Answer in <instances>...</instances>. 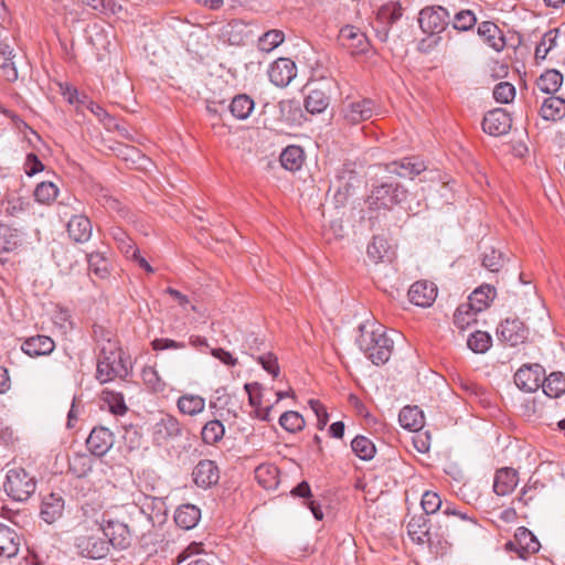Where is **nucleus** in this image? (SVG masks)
I'll return each mask as SVG.
<instances>
[{"mask_svg": "<svg viewBox=\"0 0 565 565\" xmlns=\"http://www.w3.org/2000/svg\"><path fill=\"white\" fill-rule=\"evenodd\" d=\"M358 344L365 355L375 364H385L392 354L393 341L385 334L383 327L375 324L371 329L366 324L360 326Z\"/></svg>", "mask_w": 565, "mask_h": 565, "instance_id": "1", "label": "nucleus"}, {"mask_svg": "<svg viewBox=\"0 0 565 565\" xmlns=\"http://www.w3.org/2000/svg\"><path fill=\"white\" fill-rule=\"evenodd\" d=\"M3 490L17 502H25L36 490V480L24 468L14 467L7 471Z\"/></svg>", "mask_w": 565, "mask_h": 565, "instance_id": "2", "label": "nucleus"}, {"mask_svg": "<svg viewBox=\"0 0 565 565\" xmlns=\"http://www.w3.org/2000/svg\"><path fill=\"white\" fill-rule=\"evenodd\" d=\"M407 196V190L399 183L387 181L375 185L367 196V204L373 210H391Z\"/></svg>", "mask_w": 565, "mask_h": 565, "instance_id": "3", "label": "nucleus"}, {"mask_svg": "<svg viewBox=\"0 0 565 565\" xmlns=\"http://www.w3.org/2000/svg\"><path fill=\"white\" fill-rule=\"evenodd\" d=\"M99 523V530L107 537L109 546L126 550L131 543V533L128 525L113 516L110 512H104Z\"/></svg>", "mask_w": 565, "mask_h": 565, "instance_id": "4", "label": "nucleus"}, {"mask_svg": "<svg viewBox=\"0 0 565 565\" xmlns=\"http://www.w3.org/2000/svg\"><path fill=\"white\" fill-rule=\"evenodd\" d=\"M444 520L440 522V529L445 531L441 537L455 539L468 532L476 526V521L461 511H457L450 504H446L443 510Z\"/></svg>", "mask_w": 565, "mask_h": 565, "instance_id": "5", "label": "nucleus"}, {"mask_svg": "<svg viewBox=\"0 0 565 565\" xmlns=\"http://www.w3.org/2000/svg\"><path fill=\"white\" fill-rule=\"evenodd\" d=\"M450 14L443 7H427L419 12V26L424 33L438 34L449 24Z\"/></svg>", "mask_w": 565, "mask_h": 565, "instance_id": "6", "label": "nucleus"}, {"mask_svg": "<svg viewBox=\"0 0 565 565\" xmlns=\"http://www.w3.org/2000/svg\"><path fill=\"white\" fill-rule=\"evenodd\" d=\"M75 547L78 554L90 559H102L110 551L109 542L94 534L79 535L75 540Z\"/></svg>", "mask_w": 565, "mask_h": 565, "instance_id": "7", "label": "nucleus"}, {"mask_svg": "<svg viewBox=\"0 0 565 565\" xmlns=\"http://www.w3.org/2000/svg\"><path fill=\"white\" fill-rule=\"evenodd\" d=\"M545 376V370L541 364H524L514 374L516 386L527 393H532L542 386V379Z\"/></svg>", "mask_w": 565, "mask_h": 565, "instance_id": "8", "label": "nucleus"}, {"mask_svg": "<svg viewBox=\"0 0 565 565\" xmlns=\"http://www.w3.org/2000/svg\"><path fill=\"white\" fill-rule=\"evenodd\" d=\"M497 334L500 341L511 347H516L526 341L529 329L520 319L508 318L499 324Z\"/></svg>", "mask_w": 565, "mask_h": 565, "instance_id": "9", "label": "nucleus"}, {"mask_svg": "<svg viewBox=\"0 0 565 565\" xmlns=\"http://www.w3.org/2000/svg\"><path fill=\"white\" fill-rule=\"evenodd\" d=\"M505 548L516 552L521 558H526L527 554L539 551L540 543L529 529L520 526L514 533V539L505 544Z\"/></svg>", "mask_w": 565, "mask_h": 565, "instance_id": "10", "label": "nucleus"}, {"mask_svg": "<svg viewBox=\"0 0 565 565\" xmlns=\"http://www.w3.org/2000/svg\"><path fill=\"white\" fill-rule=\"evenodd\" d=\"M182 433L183 427L181 423L170 414H164L152 428L153 441L158 445H162L170 439L178 438Z\"/></svg>", "mask_w": 565, "mask_h": 565, "instance_id": "11", "label": "nucleus"}, {"mask_svg": "<svg viewBox=\"0 0 565 565\" xmlns=\"http://www.w3.org/2000/svg\"><path fill=\"white\" fill-rule=\"evenodd\" d=\"M512 126L510 115L502 108H495L488 111L482 121V129L490 136H503L508 134Z\"/></svg>", "mask_w": 565, "mask_h": 565, "instance_id": "12", "label": "nucleus"}, {"mask_svg": "<svg viewBox=\"0 0 565 565\" xmlns=\"http://www.w3.org/2000/svg\"><path fill=\"white\" fill-rule=\"evenodd\" d=\"M114 443V434L104 426L94 427L86 439L88 450L96 457L106 455Z\"/></svg>", "mask_w": 565, "mask_h": 565, "instance_id": "13", "label": "nucleus"}, {"mask_svg": "<svg viewBox=\"0 0 565 565\" xmlns=\"http://www.w3.org/2000/svg\"><path fill=\"white\" fill-rule=\"evenodd\" d=\"M296 74L297 67L295 62L286 57L276 60L268 71L270 82L278 87L287 86Z\"/></svg>", "mask_w": 565, "mask_h": 565, "instance_id": "14", "label": "nucleus"}, {"mask_svg": "<svg viewBox=\"0 0 565 565\" xmlns=\"http://www.w3.org/2000/svg\"><path fill=\"white\" fill-rule=\"evenodd\" d=\"M426 169L425 162L417 157H406L386 164L387 172L405 179H414Z\"/></svg>", "mask_w": 565, "mask_h": 565, "instance_id": "15", "label": "nucleus"}, {"mask_svg": "<svg viewBox=\"0 0 565 565\" xmlns=\"http://www.w3.org/2000/svg\"><path fill=\"white\" fill-rule=\"evenodd\" d=\"M20 60H23V57L21 56L18 60L14 49L7 40L0 41V68L7 81L14 82L18 79Z\"/></svg>", "mask_w": 565, "mask_h": 565, "instance_id": "16", "label": "nucleus"}, {"mask_svg": "<svg viewBox=\"0 0 565 565\" xmlns=\"http://www.w3.org/2000/svg\"><path fill=\"white\" fill-rule=\"evenodd\" d=\"M64 508L63 495L58 492H51L42 499L40 515L46 523L52 524L62 518Z\"/></svg>", "mask_w": 565, "mask_h": 565, "instance_id": "17", "label": "nucleus"}, {"mask_svg": "<svg viewBox=\"0 0 565 565\" xmlns=\"http://www.w3.org/2000/svg\"><path fill=\"white\" fill-rule=\"evenodd\" d=\"M374 111V102L369 98L351 102L343 108L345 120L353 125L372 118Z\"/></svg>", "mask_w": 565, "mask_h": 565, "instance_id": "18", "label": "nucleus"}, {"mask_svg": "<svg viewBox=\"0 0 565 565\" xmlns=\"http://www.w3.org/2000/svg\"><path fill=\"white\" fill-rule=\"evenodd\" d=\"M54 349L53 339L43 334L26 338L21 344V350L31 358L49 355Z\"/></svg>", "mask_w": 565, "mask_h": 565, "instance_id": "19", "label": "nucleus"}, {"mask_svg": "<svg viewBox=\"0 0 565 565\" xmlns=\"http://www.w3.org/2000/svg\"><path fill=\"white\" fill-rule=\"evenodd\" d=\"M437 288L429 281H416L408 290L409 301L418 307H429L436 299Z\"/></svg>", "mask_w": 565, "mask_h": 565, "instance_id": "20", "label": "nucleus"}, {"mask_svg": "<svg viewBox=\"0 0 565 565\" xmlns=\"http://www.w3.org/2000/svg\"><path fill=\"white\" fill-rule=\"evenodd\" d=\"M192 475L195 484L204 489L216 484L220 478L216 463L207 459L200 460Z\"/></svg>", "mask_w": 565, "mask_h": 565, "instance_id": "21", "label": "nucleus"}, {"mask_svg": "<svg viewBox=\"0 0 565 565\" xmlns=\"http://www.w3.org/2000/svg\"><path fill=\"white\" fill-rule=\"evenodd\" d=\"M21 537L17 531L7 524L0 523V557L12 558L18 555Z\"/></svg>", "mask_w": 565, "mask_h": 565, "instance_id": "22", "label": "nucleus"}, {"mask_svg": "<svg viewBox=\"0 0 565 565\" xmlns=\"http://www.w3.org/2000/svg\"><path fill=\"white\" fill-rule=\"evenodd\" d=\"M407 532L413 542L417 544L427 543L433 545L430 527L428 526V519L424 514L414 515L407 524Z\"/></svg>", "mask_w": 565, "mask_h": 565, "instance_id": "23", "label": "nucleus"}, {"mask_svg": "<svg viewBox=\"0 0 565 565\" xmlns=\"http://www.w3.org/2000/svg\"><path fill=\"white\" fill-rule=\"evenodd\" d=\"M478 35L495 52H501L505 47L503 32L491 21H483L479 24Z\"/></svg>", "mask_w": 565, "mask_h": 565, "instance_id": "24", "label": "nucleus"}, {"mask_svg": "<svg viewBox=\"0 0 565 565\" xmlns=\"http://www.w3.org/2000/svg\"><path fill=\"white\" fill-rule=\"evenodd\" d=\"M330 86L313 88L305 99V107L310 114H321L330 105Z\"/></svg>", "mask_w": 565, "mask_h": 565, "instance_id": "25", "label": "nucleus"}, {"mask_svg": "<svg viewBox=\"0 0 565 565\" xmlns=\"http://www.w3.org/2000/svg\"><path fill=\"white\" fill-rule=\"evenodd\" d=\"M116 376L121 379L126 377L124 370L118 363V359H109L107 356L98 358L96 379L102 383H107L114 380Z\"/></svg>", "mask_w": 565, "mask_h": 565, "instance_id": "26", "label": "nucleus"}, {"mask_svg": "<svg viewBox=\"0 0 565 565\" xmlns=\"http://www.w3.org/2000/svg\"><path fill=\"white\" fill-rule=\"evenodd\" d=\"M70 237L76 243H85L92 236V223L84 215H74L67 223Z\"/></svg>", "mask_w": 565, "mask_h": 565, "instance_id": "27", "label": "nucleus"}, {"mask_svg": "<svg viewBox=\"0 0 565 565\" xmlns=\"http://www.w3.org/2000/svg\"><path fill=\"white\" fill-rule=\"evenodd\" d=\"M518 472L513 468H502L497 471L493 490L498 495L511 493L518 486Z\"/></svg>", "mask_w": 565, "mask_h": 565, "instance_id": "28", "label": "nucleus"}, {"mask_svg": "<svg viewBox=\"0 0 565 565\" xmlns=\"http://www.w3.org/2000/svg\"><path fill=\"white\" fill-rule=\"evenodd\" d=\"M201 518V511L193 504H182L174 513L175 524L183 530L193 529Z\"/></svg>", "mask_w": 565, "mask_h": 565, "instance_id": "29", "label": "nucleus"}, {"mask_svg": "<svg viewBox=\"0 0 565 565\" xmlns=\"http://www.w3.org/2000/svg\"><path fill=\"white\" fill-rule=\"evenodd\" d=\"M254 107L255 103L247 94L234 96L227 106L231 115L238 120L247 119L254 110Z\"/></svg>", "mask_w": 565, "mask_h": 565, "instance_id": "30", "label": "nucleus"}, {"mask_svg": "<svg viewBox=\"0 0 565 565\" xmlns=\"http://www.w3.org/2000/svg\"><path fill=\"white\" fill-rule=\"evenodd\" d=\"M339 40L342 45L364 51L367 45V39L363 32L353 25H345L340 30Z\"/></svg>", "mask_w": 565, "mask_h": 565, "instance_id": "31", "label": "nucleus"}, {"mask_svg": "<svg viewBox=\"0 0 565 565\" xmlns=\"http://www.w3.org/2000/svg\"><path fill=\"white\" fill-rule=\"evenodd\" d=\"M398 422L403 428L417 431L424 426V415L417 406H405L399 412Z\"/></svg>", "mask_w": 565, "mask_h": 565, "instance_id": "32", "label": "nucleus"}, {"mask_svg": "<svg viewBox=\"0 0 565 565\" xmlns=\"http://www.w3.org/2000/svg\"><path fill=\"white\" fill-rule=\"evenodd\" d=\"M495 297V288L491 285H482L477 288L469 297V306L476 312L486 309Z\"/></svg>", "mask_w": 565, "mask_h": 565, "instance_id": "33", "label": "nucleus"}, {"mask_svg": "<svg viewBox=\"0 0 565 565\" xmlns=\"http://www.w3.org/2000/svg\"><path fill=\"white\" fill-rule=\"evenodd\" d=\"M541 116L545 120H557L565 116V99L551 96L547 97L541 107Z\"/></svg>", "mask_w": 565, "mask_h": 565, "instance_id": "34", "label": "nucleus"}, {"mask_svg": "<svg viewBox=\"0 0 565 565\" xmlns=\"http://www.w3.org/2000/svg\"><path fill=\"white\" fill-rule=\"evenodd\" d=\"M305 162V153L299 146H289L280 154L281 166L289 171H298Z\"/></svg>", "mask_w": 565, "mask_h": 565, "instance_id": "35", "label": "nucleus"}, {"mask_svg": "<svg viewBox=\"0 0 565 565\" xmlns=\"http://www.w3.org/2000/svg\"><path fill=\"white\" fill-rule=\"evenodd\" d=\"M178 409L189 416H195L205 408V399L200 395L184 394L178 398Z\"/></svg>", "mask_w": 565, "mask_h": 565, "instance_id": "36", "label": "nucleus"}, {"mask_svg": "<svg viewBox=\"0 0 565 565\" xmlns=\"http://www.w3.org/2000/svg\"><path fill=\"white\" fill-rule=\"evenodd\" d=\"M563 83V75L557 70H547L536 81L537 88L545 94L556 93Z\"/></svg>", "mask_w": 565, "mask_h": 565, "instance_id": "37", "label": "nucleus"}, {"mask_svg": "<svg viewBox=\"0 0 565 565\" xmlns=\"http://www.w3.org/2000/svg\"><path fill=\"white\" fill-rule=\"evenodd\" d=\"M21 245V237L18 230L9 225L0 224V254L10 253ZM1 262H4L0 258Z\"/></svg>", "mask_w": 565, "mask_h": 565, "instance_id": "38", "label": "nucleus"}, {"mask_svg": "<svg viewBox=\"0 0 565 565\" xmlns=\"http://www.w3.org/2000/svg\"><path fill=\"white\" fill-rule=\"evenodd\" d=\"M542 388L548 397L561 396L565 392V374L552 372L547 377H544Z\"/></svg>", "mask_w": 565, "mask_h": 565, "instance_id": "39", "label": "nucleus"}, {"mask_svg": "<svg viewBox=\"0 0 565 565\" xmlns=\"http://www.w3.org/2000/svg\"><path fill=\"white\" fill-rule=\"evenodd\" d=\"M285 41V34L280 30H269L259 36L257 47L264 53H270Z\"/></svg>", "mask_w": 565, "mask_h": 565, "instance_id": "40", "label": "nucleus"}, {"mask_svg": "<svg viewBox=\"0 0 565 565\" xmlns=\"http://www.w3.org/2000/svg\"><path fill=\"white\" fill-rule=\"evenodd\" d=\"M224 425L218 419L207 422L201 431L202 440L207 445L218 443L224 437Z\"/></svg>", "mask_w": 565, "mask_h": 565, "instance_id": "41", "label": "nucleus"}, {"mask_svg": "<svg viewBox=\"0 0 565 565\" xmlns=\"http://www.w3.org/2000/svg\"><path fill=\"white\" fill-rule=\"evenodd\" d=\"M278 469L271 465H260L255 470V478L265 489H271L277 486Z\"/></svg>", "mask_w": 565, "mask_h": 565, "instance_id": "42", "label": "nucleus"}, {"mask_svg": "<svg viewBox=\"0 0 565 565\" xmlns=\"http://www.w3.org/2000/svg\"><path fill=\"white\" fill-rule=\"evenodd\" d=\"M88 269L99 278H106L109 274V262L99 252L87 254Z\"/></svg>", "mask_w": 565, "mask_h": 565, "instance_id": "43", "label": "nucleus"}, {"mask_svg": "<svg viewBox=\"0 0 565 565\" xmlns=\"http://www.w3.org/2000/svg\"><path fill=\"white\" fill-rule=\"evenodd\" d=\"M352 451L362 460H371L375 455L374 444L364 436H356L351 441Z\"/></svg>", "mask_w": 565, "mask_h": 565, "instance_id": "44", "label": "nucleus"}, {"mask_svg": "<svg viewBox=\"0 0 565 565\" xmlns=\"http://www.w3.org/2000/svg\"><path fill=\"white\" fill-rule=\"evenodd\" d=\"M402 17V7L399 3H387L381 7L376 15V22L391 26Z\"/></svg>", "mask_w": 565, "mask_h": 565, "instance_id": "45", "label": "nucleus"}, {"mask_svg": "<svg viewBox=\"0 0 565 565\" xmlns=\"http://www.w3.org/2000/svg\"><path fill=\"white\" fill-rule=\"evenodd\" d=\"M402 17V7L399 3H387L381 7L376 15V22L391 26Z\"/></svg>", "mask_w": 565, "mask_h": 565, "instance_id": "46", "label": "nucleus"}, {"mask_svg": "<svg viewBox=\"0 0 565 565\" xmlns=\"http://www.w3.org/2000/svg\"><path fill=\"white\" fill-rule=\"evenodd\" d=\"M558 30L547 31L535 49V58L544 60L547 53L557 45Z\"/></svg>", "mask_w": 565, "mask_h": 565, "instance_id": "47", "label": "nucleus"}, {"mask_svg": "<svg viewBox=\"0 0 565 565\" xmlns=\"http://www.w3.org/2000/svg\"><path fill=\"white\" fill-rule=\"evenodd\" d=\"M492 339L489 333L483 331H475L467 340L470 350L476 353H484L489 350Z\"/></svg>", "mask_w": 565, "mask_h": 565, "instance_id": "48", "label": "nucleus"}, {"mask_svg": "<svg viewBox=\"0 0 565 565\" xmlns=\"http://www.w3.org/2000/svg\"><path fill=\"white\" fill-rule=\"evenodd\" d=\"M279 424L284 429L295 433L303 428L305 419L299 413L288 411L280 416Z\"/></svg>", "mask_w": 565, "mask_h": 565, "instance_id": "49", "label": "nucleus"}, {"mask_svg": "<svg viewBox=\"0 0 565 565\" xmlns=\"http://www.w3.org/2000/svg\"><path fill=\"white\" fill-rule=\"evenodd\" d=\"M58 193L53 182H41L34 190L35 200L40 203H50L55 200Z\"/></svg>", "mask_w": 565, "mask_h": 565, "instance_id": "50", "label": "nucleus"}, {"mask_svg": "<svg viewBox=\"0 0 565 565\" xmlns=\"http://www.w3.org/2000/svg\"><path fill=\"white\" fill-rule=\"evenodd\" d=\"M477 23V18L471 10H461L454 17L452 28L458 31H468Z\"/></svg>", "mask_w": 565, "mask_h": 565, "instance_id": "51", "label": "nucleus"}, {"mask_svg": "<svg viewBox=\"0 0 565 565\" xmlns=\"http://www.w3.org/2000/svg\"><path fill=\"white\" fill-rule=\"evenodd\" d=\"M420 505L424 510V515H430L439 511L443 507L440 497L433 491H426L422 497Z\"/></svg>", "mask_w": 565, "mask_h": 565, "instance_id": "52", "label": "nucleus"}, {"mask_svg": "<svg viewBox=\"0 0 565 565\" xmlns=\"http://www.w3.org/2000/svg\"><path fill=\"white\" fill-rule=\"evenodd\" d=\"M504 259L501 252L490 248L489 252L483 253L482 266L492 273L499 271L503 266Z\"/></svg>", "mask_w": 565, "mask_h": 565, "instance_id": "53", "label": "nucleus"}, {"mask_svg": "<svg viewBox=\"0 0 565 565\" xmlns=\"http://www.w3.org/2000/svg\"><path fill=\"white\" fill-rule=\"evenodd\" d=\"M515 96V87L509 82H501L494 86L493 97L497 102L508 104Z\"/></svg>", "mask_w": 565, "mask_h": 565, "instance_id": "54", "label": "nucleus"}, {"mask_svg": "<svg viewBox=\"0 0 565 565\" xmlns=\"http://www.w3.org/2000/svg\"><path fill=\"white\" fill-rule=\"evenodd\" d=\"M476 311L469 305H461L457 308L454 315V323L463 329L466 326L470 324L471 321H475Z\"/></svg>", "mask_w": 565, "mask_h": 565, "instance_id": "55", "label": "nucleus"}, {"mask_svg": "<svg viewBox=\"0 0 565 565\" xmlns=\"http://www.w3.org/2000/svg\"><path fill=\"white\" fill-rule=\"evenodd\" d=\"M98 350H99L98 358L107 356L109 359H118V363H119L120 367L124 370L125 375H128V369L126 366V362L119 352V348H118L117 343H108V345L103 343V345H100V348Z\"/></svg>", "mask_w": 565, "mask_h": 565, "instance_id": "56", "label": "nucleus"}, {"mask_svg": "<svg viewBox=\"0 0 565 565\" xmlns=\"http://www.w3.org/2000/svg\"><path fill=\"white\" fill-rule=\"evenodd\" d=\"M386 241L382 237H374L373 242L367 246V256L374 262H380L387 253Z\"/></svg>", "mask_w": 565, "mask_h": 565, "instance_id": "57", "label": "nucleus"}, {"mask_svg": "<svg viewBox=\"0 0 565 565\" xmlns=\"http://www.w3.org/2000/svg\"><path fill=\"white\" fill-rule=\"evenodd\" d=\"M205 104H206V106H205L206 111L211 116L220 118V119L228 110V108H227L228 104L226 103V99H224V98H217V97L207 98L205 100Z\"/></svg>", "mask_w": 565, "mask_h": 565, "instance_id": "58", "label": "nucleus"}, {"mask_svg": "<svg viewBox=\"0 0 565 565\" xmlns=\"http://www.w3.org/2000/svg\"><path fill=\"white\" fill-rule=\"evenodd\" d=\"M104 394L109 396L106 397V401L109 403L113 413L118 415L126 413L127 406L125 404L124 396L120 393L104 391Z\"/></svg>", "mask_w": 565, "mask_h": 565, "instance_id": "59", "label": "nucleus"}, {"mask_svg": "<svg viewBox=\"0 0 565 565\" xmlns=\"http://www.w3.org/2000/svg\"><path fill=\"white\" fill-rule=\"evenodd\" d=\"M258 363L265 371L271 374L274 377L279 375V365L277 358L273 353H266L257 358Z\"/></svg>", "mask_w": 565, "mask_h": 565, "instance_id": "60", "label": "nucleus"}, {"mask_svg": "<svg viewBox=\"0 0 565 565\" xmlns=\"http://www.w3.org/2000/svg\"><path fill=\"white\" fill-rule=\"evenodd\" d=\"M121 238L118 239L119 249L126 255L127 258L138 256L139 249L135 245L131 238H129L125 232H120Z\"/></svg>", "mask_w": 565, "mask_h": 565, "instance_id": "61", "label": "nucleus"}, {"mask_svg": "<svg viewBox=\"0 0 565 565\" xmlns=\"http://www.w3.org/2000/svg\"><path fill=\"white\" fill-rule=\"evenodd\" d=\"M93 337L97 343V347L98 349L100 348V345H103V343H105L106 345H108V343H117L114 339H113V333L111 331L109 330H106L104 327L102 326H97L95 324L93 327Z\"/></svg>", "mask_w": 565, "mask_h": 565, "instance_id": "62", "label": "nucleus"}, {"mask_svg": "<svg viewBox=\"0 0 565 565\" xmlns=\"http://www.w3.org/2000/svg\"><path fill=\"white\" fill-rule=\"evenodd\" d=\"M25 173L30 177L42 171L44 169L43 163L40 161L35 153H29L25 160Z\"/></svg>", "mask_w": 565, "mask_h": 565, "instance_id": "63", "label": "nucleus"}, {"mask_svg": "<svg viewBox=\"0 0 565 565\" xmlns=\"http://www.w3.org/2000/svg\"><path fill=\"white\" fill-rule=\"evenodd\" d=\"M94 10L104 14H116L121 10V6L116 0H98Z\"/></svg>", "mask_w": 565, "mask_h": 565, "instance_id": "64", "label": "nucleus"}]
</instances>
